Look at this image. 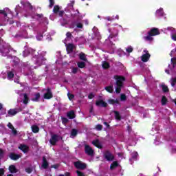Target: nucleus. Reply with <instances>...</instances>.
<instances>
[{"label": "nucleus", "mask_w": 176, "mask_h": 176, "mask_svg": "<svg viewBox=\"0 0 176 176\" xmlns=\"http://www.w3.org/2000/svg\"><path fill=\"white\" fill-rule=\"evenodd\" d=\"M113 78L116 81V93L119 94L122 91V87H123V82L126 80V78L122 76H114Z\"/></svg>", "instance_id": "nucleus-1"}, {"label": "nucleus", "mask_w": 176, "mask_h": 176, "mask_svg": "<svg viewBox=\"0 0 176 176\" xmlns=\"http://www.w3.org/2000/svg\"><path fill=\"white\" fill-rule=\"evenodd\" d=\"M0 53L3 57H8V58L12 57V55H9V53H10V47L9 46L3 45L0 49Z\"/></svg>", "instance_id": "nucleus-2"}, {"label": "nucleus", "mask_w": 176, "mask_h": 176, "mask_svg": "<svg viewBox=\"0 0 176 176\" xmlns=\"http://www.w3.org/2000/svg\"><path fill=\"white\" fill-rule=\"evenodd\" d=\"M103 157H104L107 162H113V160H115V155H113L109 150H107L104 152Z\"/></svg>", "instance_id": "nucleus-3"}, {"label": "nucleus", "mask_w": 176, "mask_h": 176, "mask_svg": "<svg viewBox=\"0 0 176 176\" xmlns=\"http://www.w3.org/2000/svg\"><path fill=\"white\" fill-rule=\"evenodd\" d=\"M74 166L76 168H78V170H85V168H87V164L81 161H77L74 162Z\"/></svg>", "instance_id": "nucleus-4"}, {"label": "nucleus", "mask_w": 176, "mask_h": 176, "mask_svg": "<svg viewBox=\"0 0 176 176\" xmlns=\"http://www.w3.org/2000/svg\"><path fill=\"white\" fill-rule=\"evenodd\" d=\"M85 152L88 156H93L94 155V150L88 144H85Z\"/></svg>", "instance_id": "nucleus-5"}, {"label": "nucleus", "mask_w": 176, "mask_h": 176, "mask_svg": "<svg viewBox=\"0 0 176 176\" xmlns=\"http://www.w3.org/2000/svg\"><path fill=\"white\" fill-rule=\"evenodd\" d=\"M58 138L59 136L57 134H54L51 136V138L50 139V144L54 146L57 144V142H58Z\"/></svg>", "instance_id": "nucleus-6"}, {"label": "nucleus", "mask_w": 176, "mask_h": 176, "mask_svg": "<svg viewBox=\"0 0 176 176\" xmlns=\"http://www.w3.org/2000/svg\"><path fill=\"white\" fill-rule=\"evenodd\" d=\"M22 111L23 109L21 107L11 109L8 111V115H10V116H14L15 115H17L19 112H21Z\"/></svg>", "instance_id": "nucleus-7"}, {"label": "nucleus", "mask_w": 176, "mask_h": 176, "mask_svg": "<svg viewBox=\"0 0 176 176\" xmlns=\"http://www.w3.org/2000/svg\"><path fill=\"white\" fill-rule=\"evenodd\" d=\"M46 93L44 94L45 100H50L53 98V92H52V89L50 87H47L46 89Z\"/></svg>", "instance_id": "nucleus-8"}, {"label": "nucleus", "mask_w": 176, "mask_h": 176, "mask_svg": "<svg viewBox=\"0 0 176 176\" xmlns=\"http://www.w3.org/2000/svg\"><path fill=\"white\" fill-rule=\"evenodd\" d=\"M144 52H145L146 54L142 56L141 57L142 61H143V63H148V61L149 60V58H151V54L148 51H144Z\"/></svg>", "instance_id": "nucleus-9"}, {"label": "nucleus", "mask_w": 176, "mask_h": 176, "mask_svg": "<svg viewBox=\"0 0 176 176\" xmlns=\"http://www.w3.org/2000/svg\"><path fill=\"white\" fill-rule=\"evenodd\" d=\"M148 34H150L152 36H156V35H160V32L159 31V29L153 28L148 32Z\"/></svg>", "instance_id": "nucleus-10"}, {"label": "nucleus", "mask_w": 176, "mask_h": 176, "mask_svg": "<svg viewBox=\"0 0 176 176\" xmlns=\"http://www.w3.org/2000/svg\"><path fill=\"white\" fill-rule=\"evenodd\" d=\"M96 107H102V108H107V107H108V103H107L105 101H103L102 100H100L96 101Z\"/></svg>", "instance_id": "nucleus-11"}, {"label": "nucleus", "mask_w": 176, "mask_h": 176, "mask_svg": "<svg viewBox=\"0 0 176 176\" xmlns=\"http://www.w3.org/2000/svg\"><path fill=\"white\" fill-rule=\"evenodd\" d=\"M21 157V155L20 154H16L14 153H11L10 154V159H11V160H19V159H20Z\"/></svg>", "instance_id": "nucleus-12"}, {"label": "nucleus", "mask_w": 176, "mask_h": 176, "mask_svg": "<svg viewBox=\"0 0 176 176\" xmlns=\"http://www.w3.org/2000/svg\"><path fill=\"white\" fill-rule=\"evenodd\" d=\"M92 144L94 146L98 148V149H102V144H101V142H100V140H98V139L94 140L92 142Z\"/></svg>", "instance_id": "nucleus-13"}, {"label": "nucleus", "mask_w": 176, "mask_h": 176, "mask_svg": "<svg viewBox=\"0 0 176 176\" xmlns=\"http://www.w3.org/2000/svg\"><path fill=\"white\" fill-rule=\"evenodd\" d=\"M19 149L22 151V152H23V153H27V152H28L30 148L28 147V146H27L25 144H21L19 147Z\"/></svg>", "instance_id": "nucleus-14"}, {"label": "nucleus", "mask_w": 176, "mask_h": 176, "mask_svg": "<svg viewBox=\"0 0 176 176\" xmlns=\"http://www.w3.org/2000/svg\"><path fill=\"white\" fill-rule=\"evenodd\" d=\"M42 167L44 170H46L49 167V162H47V160H46V157H43V164Z\"/></svg>", "instance_id": "nucleus-15"}, {"label": "nucleus", "mask_w": 176, "mask_h": 176, "mask_svg": "<svg viewBox=\"0 0 176 176\" xmlns=\"http://www.w3.org/2000/svg\"><path fill=\"white\" fill-rule=\"evenodd\" d=\"M67 118H69V119H75V118L76 117V116L75 115V111H74V110H71L70 111L67 112Z\"/></svg>", "instance_id": "nucleus-16"}, {"label": "nucleus", "mask_w": 176, "mask_h": 176, "mask_svg": "<svg viewBox=\"0 0 176 176\" xmlns=\"http://www.w3.org/2000/svg\"><path fill=\"white\" fill-rule=\"evenodd\" d=\"M8 170L11 174H16V173H17V168L14 165H10L8 168Z\"/></svg>", "instance_id": "nucleus-17"}, {"label": "nucleus", "mask_w": 176, "mask_h": 176, "mask_svg": "<svg viewBox=\"0 0 176 176\" xmlns=\"http://www.w3.org/2000/svg\"><path fill=\"white\" fill-rule=\"evenodd\" d=\"M66 50L67 53H72L74 52V44L69 43L66 47Z\"/></svg>", "instance_id": "nucleus-18"}, {"label": "nucleus", "mask_w": 176, "mask_h": 176, "mask_svg": "<svg viewBox=\"0 0 176 176\" xmlns=\"http://www.w3.org/2000/svg\"><path fill=\"white\" fill-rule=\"evenodd\" d=\"M35 16L36 17H38V19H42V20H43V21H45V23H46L47 24H49V22L47 21V18L43 17V15L42 14L36 13Z\"/></svg>", "instance_id": "nucleus-19"}, {"label": "nucleus", "mask_w": 176, "mask_h": 176, "mask_svg": "<svg viewBox=\"0 0 176 176\" xmlns=\"http://www.w3.org/2000/svg\"><path fill=\"white\" fill-rule=\"evenodd\" d=\"M113 113L115 114L116 120H122V116H120V113L118 111H113Z\"/></svg>", "instance_id": "nucleus-20"}, {"label": "nucleus", "mask_w": 176, "mask_h": 176, "mask_svg": "<svg viewBox=\"0 0 176 176\" xmlns=\"http://www.w3.org/2000/svg\"><path fill=\"white\" fill-rule=\"evenodd\" d=\"M102 67L103 69H109V68H111V65H109V63L107 61H103Z\"/></svg>", "instance_id": "nucleus-21"}, {"label": "nucleus", "mask_w": 176, "mask_h": 176, "mask_svg": "<svg viewBox=\"0 0 176 176\" xmlns=\"http://www.w3.org/2000/svg\"><path fill=\"white\" fill-rule=\"evenodd\" d=\"M116 167H119V163L117 161H114L110 165V170H115V168H116Z\"/></svg>", "instance_id": "nucleus-22"}, {"label": "nucleus", "mask_w": 176, "mask_h": 176, "mask_svg": "<svg viewBox=\"0 0 176 176\" xmlns=\"http://www.w3.org/2000/svg\"><path fill=\"white\" fill-rule=\"evenodd\" d=\"M108 102H109V104H110L111 105H113V104H120V102H119V100H115V99H109V100H108Z\"/></svg>", "instance_id": "nucleus-23"}, {"label": "nucleus", "mask_w": 176, "mask_h": 176, "mask_svg": "<svg viewBox=\"0 0 176 176\" xmlns=\"http://www.w3.org/2000/svg\"><path fill=\"white\" fill-rule=\"evenodd\" d=\"M79 58L82 61H87V58H86V54L83 52L79 54Z\"/></svg>", "instance_id": "nucleus-24"}, {"label": "nucleus", "mask_w": 176, "mask_h": 176, "mask_svg": "<svg viewBox=\"0 0 176 176\" xmlns=\"http://www.w3.org/2000/svg\"><path fill=\"white\" fill-rule=\"evenodd\" d=\"M104 89L108 93H113V85H109L104 87Z\"/></svg>", "instance_id": "nucleus-25"}, {"label": "nucleus", "mask_w": 176, "mask_h": 176, "mask_svg": "<svg viewBox=\"0 0 176 176\" xmlns=\"http://www.w3.org/2000/svg\"><path fill=\"white\" fill-rule=\"evenodd\" d=\"M32 131L34 134H36V133H39V126L37 125H33L32 126Z\"/></svg>", "instance_id": "nucleus-26"}, {"label": "nucleus", "mask_w": 176, "mask_h": 176, "mask_svg": "<svg viewBox=\"0 0 176 176\" xmlns=\"http://www.w3.org/2000/svg\"><path fill=\"white\" fill-rule=\"evenodd\" d=\"M168 101V100H167V98L165 96H162V98L161 99L162 105H163V106L167 105Z\"/></svg>", "instance_id": "nucleus-27"}, {"label": "nucleus", "mask_w": 176, "mask_h": 176, "mask_svg": "<svg viewBox=\"0 0 176 176\" xmlns=\"http://www.w3.org/2000/svg\"><path fill=\"white\" fill-rule=\"evenodd\" d=\"M78 135V130L73 129L71 131V138H74V137H76Z\"/></svg>", "instance_id": "nucleus-28"}, {"label": "nucleus", "mask_w": 176, "mask_h": 176, "mask_svg": "<svg viewBox=\"0 0 176 176\" xmlns=\"http://www.w3.org/2000/svg\"><path fill=\"white\" fill-rule=\"evenodd\" d=\"M39 98H41V94L39 92L36 93L35 94V97L34 98H32V101H36V102H38L39 101Z\"/></svg>", "instance_id": "nucleus-29"}, {"label": "nucleus", "mask_w": 176, "mask_h": 176, "mask_svg": "<svg viewBox=\"0 0 176 176\" xmlns=\"http://www.w3.org/2000/svg\"><path fill=\"white\" fill-rule=\"evenodd\" d=\"M148 36H146L144 37V39L146 40V41H148V42H152V41H153V36L152 35H150V34H148Z\"/></svg>", "instance_id": "nucleus-30"}, {"label": "nucleus", "mask_w": 176, "mask_h": 176, "mask_svg": "<svg viewBox=\"0 0 176 176\" xmlns=\"http://www.w3.org/2000/svg\"><path fill=\"white\" fill-rule=\"evenodd\" d=\"M58 12H60V6H54V9H53V12L55 14H57V13H58Z\"/></svg>", "instance_id": "nucleus-31"}, {"label": "nucleus", "mask_w": 176, "mask_h": 176, "mask_svg": "<svg viewBox=\"0 0 176 176\" xmlns=\"http://www.w3.org/2000/svg\"><path fill=\"white\" fill-rule=\"evenodd\" d=\"M77 65L78 68H85L86 67V63L85 62H78Z\"/></svg>", "instance_id": "nucleus-32"}, {"label": "nucleus", "mask_w": 176, "mask_h": 176, "mask_svg": "<svg viewBox=\"0 0 176 176\" xmlns=\"http://www.w3.org/2000/svg\"><path fill=\"white\" fill-rule=\"evenodd\" d=\"M23 98V104L27 105V104H28V95H27V94H24Z\"/></svg>", "instance_id": "nucleus-33"}, {"label": "nucleus", "mask_w": 176, "mask_h": 176, "mask_svg": "<svg viewBox=\"0 0 176 176\" xmlns=\"http://www.w3.org/2000/svg\"><path fill=\"white\" fill-rule=\"evenodd\" d=\"M162 91L164 93H168V91H170V90L168 89V87H167V85H162Z\"/></svg>", "instance_id": "nucleus-34"}, {"label": "nucleus", "mask_w": 176, "mask_h": 176, "mask_svg": "<svg viewBox=\"0 0 176 176\" xmlns=\"http://www.w3.org/2000/svg\"><path fill=\"white\" fill-rule=\"evenodd\" d=\"M73 25H76L77 28H83V23L73 22Z\"/></svg>", "instance_id": "nucleus-35"}, {"label": "nucleus", "mask_w": 176, "mask_h": 176, "mask_svg": "<svg viewBox=\"0 0 176 176\" xmlns=\"http://www.w3.org/2000/svg\"><path fill=\"white\" fill-rule=\"evenodd\" d=\"M14 78V74L13 72H8V79H13Z\"/></svg>", "instance_id": "nucleus-36"}, {"label": "nucleus", "mask_w": 176, "mask_h": 176, "mask_svg": "<svg viewBox=\"0 0 176 176\" xmlns=\"http://www.w3.org/2000/svg\"><path fill=\"white\" fill-rule=\"evenodd\" d=\"M131 157L132 159L136 160L137 157H138V153L137 151H133L131 153Z\"/></svg>", "instance_id": "nucleus-37"}, {"label": "nucleus", "mask_w": 176, "mask_h": 176, "mask_svg": "<svg viewBox=\"0 0 176 176\" xmlns=\"http://www.w3.org/2000/svg\"><path fill=\"white\" fill-rule=\"evenodd\" d=\"M170 85L172 86V87H174L176 85V77L173 78L170 80Z\"/></svg>", "instance_id": "nucleus-38"}, {"label": "nucleus", "mask_w": 176, "mask_h": 176, "mask_svg": "<svg viewBox=\"0 0 176 176\" xmlns=\"http://www.w3.org/2000/svg\"><path fill=\"white\" fill-rule=\"evenodd\" d=\"M95 129L97 130V131H101L102 130V125L98 124L96 126Z\"/></svg>", "instance_id": "nucleus-39"}, {"label": "nucleus", "mask_w": 176, "mask_h": 176, "mask_svg": "<svg viewBox=\"0 0 176 176\" xmlns=\"http://www.w3.org/2000/svg\"><path fill=\"white\" fill-rule=\"evenodd\" d=\"M67 97H68L69 100L70 101H72V100H74V98H75V95H74V94H71V93H68V94H67Z\"/></svg>", "instance_id": "nucleus-40"}, {"label": "nucleus", "mask_w": 176, "mask_h": 176, "mask_svg": "<svg viewBox=\"0 0 176 176\" xmlns=\"http://www.w3.org/2000/svg\"><path fill=\"white\" fill-rule=\"evenodd\" d=\"M34 170V169H32V168L31 167H28L25 169V171L28 173V174H31V173H32V171Z\"/></svg>", "instance_id": "nucleus-41"}, {"label": "nucleus", "mask_w": 176, "mask_h": 176, "mask_svg": "<svg viewBox=\"0 0 176 176\" xmlns=\"http://www.w3.org/2000/svg\"><path fill=\"white\" fill-rule=\"evenodd\" d=\"M120 100H121V101H126V100H127V96H126L125 94H121Z\"/></svg>", "instance_id": "nucleus-42"}, {"label": "nucleus", "mask_w": 176, "mask_h": 176, "mask_svg": "<svg viewBox=\"0 0 176 176\" xmlns=\"http://www.w3.org/2000/svg\"><path fill=\"white\" fill-rule=\"evenodd\" d=\"M0 14H3L4 17H8V13H6L5 10H0Z\"/></svg>", "instance_id": "nucleus-43"}, {"label": "nucleus", "mask_w": 176, "mask_h": 176, "mask_svg": "<svg viewBox=\"0 0 176 176\" xmlns=\"http://www.w3.org/2000/svg\"><path fill=\"white\" fill-rule=\"evenodd\" d=\"M156 13L158 14V16H163V9L157 10Z\"/></svg>", "instance_id": "nucleus-44"}, {"label": "nucleus", "mask_w": 176, "mask_h": 176, "mask_svg": "<svg viewBox=\"0 0 176 176\" xmlns=\"http://www.w3.org/2000/svg\"><path fill=\"white\" fill-rule=\"evenodd\" d=\"M69 120H67V118H62V122L63 124H67V123H68Z\"/></svg>", "instance_id": "nucleus-45"}, {"label": "nucleus", "mask_w": 176, "mask_h": 176, "mask_svg": "<svg viewBox=\"0 0 176 176\" xmlns=\"http://www.w3.org/2000/svg\"><path fill=\"white\" fill-rule=\"evenodd\" d=\"M127 53H133V47L129 46L126 49Z\"/></svg>", "instance_id": "nucleus-46"}, {"label": "nucleus", "mask_w": 176, "mask_h": 176, "mask_svg": "<svg viewBox=\"0 0 176 176\" xmlns=\"http://www.w3.org/2000/svg\"><path fill=\"white\" fill-rule=\"evenodd\" d=\"M50 1V5L49 8H52L53 6H54V0H49Z\"/></svg>", "instance_id": "nucleus-47"}, {"label": "nucleus", "mask_w": 176, "mask_h": 176, "mask_svg": "<svg viewBox=\"0 0 176 176\" xmlns=\"http://www.w3.org/2000/svg\"><path fill=\"white\" fill-rule=\"evenodd\" d=\"M77 176H85V173L83 172H81L80 170H76V171Z\"/></svg>", "instance_id": "nucleus-48"}, {"label": "nucleus", "mask_w": 176, "mask_h": 176, "mask_svg": "<svg viewBox=\"0 0 176 176\" xmlns=\"http://www.w3.org/2000/svg\"><path fill=\"white\" fill-rule=\"evenodd\" d=\"M171 63H172V64L173 65V67H175V65H176V58H171Z\"/></svg>", "instance_id": "nucleus-49"}, {"label": "nucleus", "mask_w": 176, "mask_h": 176, "mask_svg": "<svg viewBox=\"0 0 176 176\" xmlns=\"http://www.w3.org/2000/svg\"><path fill=\"white\" fill-rule=\"evenodd\" d=\"M78 67H73L72 70V74H75L78 73Z\"/></svg>", "instance_id": "nucleus-50"}, {"label": "nucleus", "mask_w": 176, "mask_h": 176, "mask_svg": "<svg viewBox=\"0 0 176 176\" xmlns=\"http://www.w3.org/2000/svg\"><path fill=\"white\" fill-rule=\"evenodd\" d=\"M5 175V169L1 168H0V176H3Z\"/></svg>", "instance_id": "nucleus-51"}, {"label": "nucleus", "mask_w": 176, "mask_h": 176, "mask_svg": "<svg viewBox=\"0 0 176 176\" xmlns=\"http://www.w3.org/2000/svg\"><path fill=\"white\" fill-rule=\"evenodd\" d=\"M58 13V16H59L60 17H63V16H64V14H65V12H64V10H60V11H59Z\"/></svg>", "instance_id": "nucleus-52"}, {"label": "nucleus", "mask_w": 176, "mask_h": 176, "mask_svg": "<svg viewBox=\"0 0 176 176\" xmlns=\"http://www.w3.org/2000/svg\"><path fill=\"white\" fill-rule=\"evenodd\" d=\"M103 124H104V126H106L107 129H111V126L109 125V124L107 122H104Z\"/></svg>", "instance_id": "nucleus-53"}, {"label": "nucleus", "mask_w": 176, "mask_h": 176, "mask_svg": "<svg viewBox=\"0 0 176 176\" xmlns=\"http://www.w3.org/2000/svg\"><path fill=\"white\" fill-rule=\"evenodd\" d=\"M8 129H10L11 130L13 129H14V126H13V125H12V123H10V122H9V123L8 124Z\"/></svg>", "instance_id": "nucleus-54"}, {"label": "nucleus", "mask_w": 176, "mask_h": 176, "mask_svg": "<svg viewBox=\"0 0 176 176\" xmlns=\"http://www.w3.org/2000/svg\"><path fill=\"white\" fill-rule=\"evenodd\" d=\"M4 152L2 148H0V157H3V155H4Z\"/></svg>", "instance_id": "nucleus-55"}, {"label": "nucleus", "mask_w": 176, "mask_h": 176, "mask_svg": "<svg viewBox=\"0 0 176 176\" xmlns=\"http://www.w3.org/2000/svg\"><path fill=\"white\" fill-rule=\"evenodd\" d=\"M66 36L67 38H71V36H72V34L70 32H67L66 33Z\"/></svg>", "instance_id": "nucleus-56"}, {"label": "nucleus", "mask_w": 176, "mask_h": 176, "mask_svg": "<svg viewBox=\"0 0 176 176\" xmlns=\"http://www.w3.org/2000/svg\"><path fill=\"white\" fill-rule=\"evenodd\" d=\"M12 134H14V135H17V130H16L14 128H13L12 129Z\"/></svg>", "instance_id": "nucleus-57"}, {"label": "nucleus", "mask_w": 176, "mask_h": 176, "mask_svg": "<svg viewBox=\"0 0 176 176\" xmlns=\"http://www.w3.org/2000/svg\"><path fill=\"white\" fill-rule=\"evenodd\" d=\"M88 98L89 100H91V99L94 98V95L93 94H89V96H88Z\"/></svg>", "instance_id": "nucleus-58"}, {"label": "nucleus", "mask_w": 176, "mask_h": 176, "mask_svg": "<svg viewBox=\"0 0 176 176\" xmlns=\"http://www.w3.org/2000/svg\"><path fill=\"white\" fill-rule=\"evenodd\" d=\"M171 38H172L173 41H176V33L172 34Z\"/></svg>", "instance_id": "nucleus-59"}, {"label": "nucleus", "mask_w": 176, "mask_h": 176, "mask_svg": "<svg viewBox=\"0 0 176 176\" xmlns=\"http://www.w3.org/2000/svg\"><path fill=\"white\" fill-rule=\"evenodd\" d=\"M51 167L52 168H55L56 170V168H58V164H54Z\"/></svg>", "instance_id": "nucleus-60"}, {"label": "nucleus", "mask_w": 176, "mask_h": 176, "mask_svg": "<svg viewBox=\"0 0 176 176\" xmlns=\"http://www.w3.org/2000/svg\"><path fill=\"white\" fill-rule=\"evenodd\" d=\"M167 30H168V31H173V30H174V28H173V27H168Z\"/></svg>", "instance_id": "nucleus-61"}, {"label": "nucleus", "mask_w": 176, "mask_h": 176, "mask_svg": "<svg viewBox=\"0 0 176 176\" xmlns=\"http://www.w3.org/2000/svg\"><path fill=\"white\" fill-rule=\"evenodd\" d=\"M74 4H75V1H72V2L69 3V6H72V8H73Z\"/></svg>", "instance_id": "nucleus-62"}, {"label": "nucleus", "mask_w": 176, "mask_h": 176, "mask_svg": "<svg viewBox=\"0 0 176 176\" xmlns=\"http://www.w3.org/2000/svg\"><path fill=\"white\" fill-rule=\"evenodd\" d=\"M106 20H107L108 21H112V18L109 17V16H107L106 18Z\"/></svg>", "instance_id": "nucleus-63"}, {"label": "nucleus", "mask_w": 176, "mask_h": 176, "mask_svg": "<svg viewBox=\"0 0 176 176\" xmlns=\"http://www.w3.org/2000/svg\"><path fill=\"white\" fill-rule=\"evenodd\" d=\"M65 176H71V173H68V172H66L65 173Z\"/></svg>", "instance_id": "nucleus-64"}]
</instances>
